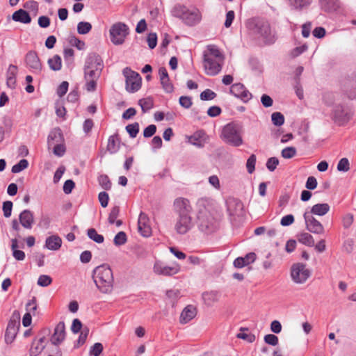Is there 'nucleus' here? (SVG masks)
I'll list each match as a JSON object with an SVG mask.
<instances>
[{
  "label": "nucleus",
  "mask_w": 356,
  "mask_h": 356,
  "mask_svg": "<svg viewBox=\"0 0 356 356\" xmlns=\"http://www.w3.org/2000/svg\"><path fill=\"white\" fill-rule=\"evenodd\" d=\"M246 27L259 35L265 45L273 44L277 39L276 31L271 29L270 23L260 18H250L246 22Z\"/></svg>",
  "instance_id": "1"
},
{
  "label": "nucleus",
  "mask_w": 356,
  "mask_h": 356,
  "mask_svg": "<svg viewBox=\"0 0 356 356\" xmlns=\"http://www.w3.org/2000/svg\"><path fill=\"white\" fill-rule=\"evenodd\" d=\"M170 14L188 26H194L202 19V14L199 9L195 7H188L181 3L174 5L170 10Z\"/></svg>",
  "instance_id": "2"
},
{
  "label": "nucleus",
  "mask_w": 356,
  "mask_h": 356,
  "mask_svg": "<svg viewBox=\"0 0 356 356\" xmlns=\"http://www.w3.org/2000/svg\"><path fill=\"white\" fill-rule=\"evenodd\" d=\"M224 57L219 49L213 45L208 46V51L203 54V65L205 73L216 76L222 70Z\"/></svg>",
  "instance_id": "3"
},
{
  "label": "nucleus",
  "mask_w": 356,
  "mask_h": 356,
  "mask_svg": "<svg viewBox=\"0 0 356 356\" xmlns=\"http://www.w3.org/2000/svg\"><path fill=\"white\" fill-rule=\"evenodd\" d=\"M94 282L103 293H110L113 288V275L111 268L107 264L96 267L92 273Z\"/></svg>",
  "instance_id": "4"
},
{
  "label": "nucleus",
  "mask_w": 356,
  "mask_h": 356,
  "mask_svg": "<svg viewBox=\"0 0 356 356\" xmlns=\"http://www.w3.org/2000/svg\"><path fill=\"white\" fill-rule=\"evenodd\" d=\"M243 125L241 123L232 122L222 128L220 138L233 147H239L243 143L242 138Z\"/></svg>",
  "instance_id": "5"
},
{
  "label": "nucleus",
  "mask_w": 356,
  "mask_h": 356,
  "mask_svg": "<svg viewBox=\"0 0 356 356\" xmlns=\"http://www.w3.org/2000/svg\"><path fill=\"white\" fill-rule=\"evenodd\" d=\"M34 224L33 213L29 209L23 210L19 215V220L11 221V232L16 238H21V226L26 229H31Z\"/></svg>",
  "instance_id": "6"
},
{
  "label": "nucleus",
  "mask_w": 356,
  "mask_h": 356,
  "mask_svg": "<svg viewBox=\"0 0 356 356\" xmlns=\"http://www.w3.org/2000/svg\"><path fill=\"white\" fill-rule=\"evenodd\" d=\"M129 34V28L124 22L114 23L110 28L109 36L111 42L115 45H122Z\"/></svg>",
  "instance_id": "7"
},
{
  "label": "nucleus",
  "mask_w": 356,
  "mask_h": 356,
  "mask_svg": "<svg viewBox=\"0 0 356 356\" xmlns=\"http://www.w3.org/2000/svg\"><path fill=\"white\" fill-rule=\"evenodd\" d=\"M353 115V113L348 106L337 104L333 107L330 116L335 124L343 126L350 121Z\"/></svg>",
  "instance_id": "8"
},
{
  "label": "nucleus",
  "mask_w": 356,
  "mask_h": 356,
  "mask_svg": "<svg viewBox=\"0 0 356 356\" xmlns=\"http://www.w3.org/2000/svg\"><path fill=\"white\" fill-rule=\"evenodd\" d=\"M122 73L125 77L127 90L129 92L138 91L141 87L142 79L140 74L129 67H125Z\"/></svg>",
  "instance_id": "9"
},
{
  "label": "nucleus",
  "mask_w": 356,
  "mask_h": 356,
  "mask_svg": "<svg viewBox=\"0 0 356 356\" xmlns=\"http://www.w3.org/2000/svg\"><path fill=\"white\" fill-rule=\"evenodd\" d=\"M199 229L205 233L211 234L218 228V222L216 214H209L197 216Z\"/></svg>",
  "instance_id": "10"
},
{
  "label": "nucleus",
  "mask_w": 356,
  "mask_h": 356,
  "mask_svg": "<svg viewBox=\"0 0 356 356\" xmlns=\"http://www.w3.org/2000/svg\"><path fill=\"white\" fill-rule=\"evenodd\" d=\"M311 272L302 263H297L292 266L291 276L292 280L297 284H303L310 277Z\"/></svg>",
  "instance_id": "11"
},
{
  "label": "nucleus",
  "mask_w": 356,
  "mask_h": 356,
  "mask_svg": "<svg viewBox=\"0 0 356 356\" xmlns=\"http://www.w3.org/2000/svg\"><path fill=\"white\" fill-rule=\"evenodd\" d=\"M173 209L177 216H191L193 211L190 201L182 197H177L174 200Z\"/></svg>",
  "instance_id": "12"
},
{
  "label": "nucleus",
  "mask_w": 356,
  "mask_h": 356,
  "mask_svg": "<svg viewBox=\"0 0 356 356\" xmlns=\"http://www.w3.org/2000/svg\"><path fill=\"white\" fill-rule=\"evenodd\" d=\"M194 226L191 216H177L175 229L178 234L184 235L188 233Z\"/></svg>",
  "instance_id": "13"
},
{
  "label": "nucleus",
  "mask_w": 356,
  "mask_h": 356,
  "mask_svg": "<svg viewBox=\"0 0 356 356\" xmlns=\"http://www.w3.org/2000/svg\"><path fill=\"white\" fill-rule=\"evenodd\" d=\"M197 216L216 214L213 201L210 198L202 197L197 202Z\"/></svg>",
  "instance_id": "14"
},
{
  "label": "nucleus",
  "mask_w": 356,
  "mask_h": 356,
  "mask_svg": "<svg viewBox=\"0 0 356 356\" xmlns=\"http://www.w3.org/2000/svg\"><path fill=\"white\" fill-rule=\"evenodd\" d=\"M307 229L316 234H321L324 232V227L323 225L316 220L313 215H311L309 211H305L303 214Z\"/></svg>",
  "instance_id": "15"
},
{
  "label": "nucleus",
  "mask_w": 356,
  "mask_h": 356,
  "mask_svg": "<svg viewBox=\"0 0 356 356\" xmlns=\"http://www.w3.org/2000/svg\"><path fill=\"white\" fill-rule=\"evenodd\" d=\"M180 270L178 265L168 266L161 261H156L154 263L153 270L159 275L172 276L177 274Z\"/></svg>",
  "instance_id": "16"
},
{
  "label": "nucleus",
  "mask_w": 356,
  "mask_h": 356,
  "mask_svg": "<svg viewBox=\"0 0 356 356\" xmlns=\"http://www.w3.org/2000/svg\"><path fill=\"white\" fill-rule=\"evenodd\" d=\"M27 66L30 68L33 73L40 74L42 68L40 60L35 51H29L25 57Z\"/></svg>",
  "instance_id": "17"
},
{
  "label": "nucleus",
  "mask_w": 356,
  "mask_h": 356,
  "mask_svg": "<svg viewBox=\"0 0 356 356\" xmlns=\"http://www.w3.org/2000/svg\"><path fill=\"white\" fill-rule=\"evenodd\" d=\"M19 327L20 323L19 320L10 319L5 332V342L6 344H11L15 341Z\"/></svg>",
  "instance_id": "18"
},
{
  "label": "nucleus",
  "mask_w": 356,
  "mask_h": 356,
  "mask_svg": "<svg viewBox=\"0 0 356 356\" xmlns=\"http://www.w3.org/2000/svg\"><path fill=\"white\" fill-rule=\"evenodd\" d=\"M159 75L160 83L162 88L166 93H172L174 92V86L170 81L167 70L164 67H161L159 70Z\"/></svg>",
  "instance_id": "19"
},
{
  "label": "nucleus",
  "mask_w": 356,
  "mask_h": 356,
  "mask_svg": "<svg viewBox=\"0 0 356 356\" xmlns=\"http://www.w3.org/2000/svg\"><path fill=\"white\" fill-rule=\"evenodd\" d=\"M65 339V326L63 321L59 322L54 328L51 337V343L56 346L60 344Z\"/></svg>",
  "instance_id": "20"
},
{
  "label": "nucleus",
  "mask_w": 356,
  "mask_h": 356,
  "mask_svg": "<svg viewBox=\"0 0 356 356\" xmlns=\"http://www.w3.org/2000/svg\"><path fill=\"white\" fill-rule=\"evenodd\" d=\"M138 232L143 236H149L151 234V227L149 225V218L143 212H140L138 220Z\"/></svg>",
  "instance_id": "21"
},
{
  "label": "nucleus",
  "mask_w": 356,
  "mask_h": 356,
  "mask_svg": "<svg viewBox=\"0 0 356 356\" xmlns=\"http://www.w3.org/2000/svg\"><path fill=\"white\" fill-rule=\"evenodd\" d=\"M63 134L60 128H55L49 132L47 137V145L49 148L52 147L54 145L63 143Z\"/></svg>",
  "instance_id": "22"
},
{
  "label": "nucleus",
  "mask_w": 356,
  "mask_h": 356,
  "mask_svg": "<svg viewBox=\"0 0 356 356\" xmlns=\"http://www.w3.org/2000/svg\"><path fill=\"white\" fill-rule=\"evenodd\" d=\"M257 258L254 252H250L245 254V257H239L234 261V266L236 268H241L250 264H252Z\"/></svg>",
  "instance_id": "23"
},
{
  "label": "nucleus",
  "mask_w": 356,
  "mask_h": 356,
  "mask_svg": "<svg viewBox=\"0 0 356 356\" xmlns=\"http://www.w3.org/2000/svg\"><path fill=\"white\" fill-rule=\"evenodd\" d=\"M103 67V61L101 57L95 54L90 55L85 64V67L90 69H96L97 70L102 71Z\"/></svg>",
  "instance_id": "24"
},
{
  "label": "nucleus",
  "mask_w": 356,
  "mask_h": 356,
  "mask_svg": "<svg viewBox=\"0 0 356 356\" xmlns=\"http://www.w3.org/2000/svg\"><path fill=\"white\" fill-rule=\"evenodd\" d=\"M45 337H42L38 339H34L29 350L30 356H38L44 349Z\"/></svg>",
  "instance_id": "25"
},
{
  "label": "nucleus",
  "mask_w": 356,
  "mask_h": 356,
  "mask_svg": "<svg viewBox=\"0 0 356 356\" xmlns=\"http://www.w3.org/2000/svg\"><path fill=\"white\" fill-rule=\"evenodd\" d=\"M18 238L15 236L11 239V250L13 251V257L17 261H23L25 259V253L22 250H18L19 248H24V245H19L18 243Z\"/></svg>",
  "instance_id": "26"
},
{
  "label": "nucleus",
  "mask_w": 356,
  "mask_h": 356,
  "mask_svg": "<svg viewBox=\"0 0 356 356\" xmlns=\"http://www.w3.org/2000/svg\"><path fill=\"white\" fill-rule=\"evenodd\" d=\"M197 309L193 305L186 306L182 311L180 316V323H187L195 317Z\"/></svg>",
  "instance_id": "27"
},
{
  "label": "nucleus",
  "mask_w": 356,
  "mask_h": 356,
  "mask_svg": "<svg viewBox=\"0 0 356 356\" xmlns=\"http://www.w3.org/2000/svg\"><path fill=\"white\" fill-rule=\"evenodd\" d=\"M62 245V239L57 235H52L46 238L44 248L50 250H58Z\"/></svg>",
  "instance_id": "28"
},
{
  "label": "nucleus",
  "mask_w": 356,
  "mask_h": 356,
  "mask_svg": "<svg viewBox=\"0 0 356 356\" xmlns=\"http://www.w3.org/2000/svg\"><path fill=\"white\" fill-rule=\"evenodd\" d=\"M12 19L15 22H21L23 24H29L31 22V17L29 13L23 9H19L14 12L12 15Z\"/></svg>",
  "instance_id": "29"
},
{
  "label": "nucleus",
  "mask_w": 356,
  "mask_h": 356,
  "mask_svg": "<svg viewBox=\"0 0 356 356\" xmlns=\"http://www.w3.org/2000/svg\"><path fill=\"white\" fill-rule=\"evenodd\" d=\"M293 10L301 11L309 6L312 0H284Z\"/></svg>",
  "instance_id": "30"
},
{
  "label": "nucleus",
  "mask_w": 356,
  "mask_h": 356,
  "mask_svg": "<svg viewBox=\"0 0 356 356\" xmlns=\"http://www.w3.org/2000/svg\"><path fill=\"white\" fill-rule=\"evenodd\" d=\"M17 67L15 65H10L7 72L6 84L10 88H15L16 86V74Z\"/></svg>",
  "instance_id": "31"
},
{
  "label": "nucleus",
  "mask_w": 356,
  "mask_h": 356,
  "mask_svg": "<svg viewBox=\"0 0 356 356\" xmlns=\"http://www.w3.org/2000/svg\"><path fill=\"white\" fill-rule=\"evenodd\" d=\"M106 149L110 154H115L120 149V141L118 134L111 136L108 140Z\"/></svg>",
  "instance_id": "32"
},
{
  "label": "nucleus",
  "mask_w": 356,
  "mask_h": 356,
  "mask_svg": "<svg viewBox=\"0 0 356 356\" xmlns=\"http://www.w3.org/2000/svg\"><path fill=\"white\" fill-rule=\"evenodd\" d=\"M330 206L327 203L314 204L309 212L311 215L324 216L330 211Z\"/></svg>",
  "instance_id": "33"
},
{
  "label": "nucleus",
  "mask_w": 356,
  "mask_h": 356,
  "mask_svg": "<svg viewBox=\"0 0 356 356\" xmlns=\"http://www.w3.org/2000/svg\"><path fill=\"white\" fill-rule=\"evenodd\" d=\"M321 8L325 12L336 10L339 7L337 0H319Z\"/></svg>",
  "instance_id": "34"
},
{
  "label": "nucleus",
  "mask_w": 356,
  "mask_h": 356,
  "mask_svg": "<svg viewBox=\"0 0 356 356\" xmlns=\"http://www.w3.org/2000/svg\"><path fill=\"white\" fill-rule=\"evenodd\" d=\"M298 241L307 246L313 247L314 245V239L313 236L307 232H302L297 236Z\"/></svg>",
  "instance_id": "35"
},
{
  "label": "nucleus",
  "mask_w": 356,
  "mask_h": 356,
  "mask_svg": "<svg viewBox=\"0 0 356 356\" xmlns=\"http://www.w3.org/2000/svg\"><path fill=\"white\" fill-rule=\"evenodd\" d=\"M232 207H235L236 210H242L243 208L241 201L237 199H232L227 202V211L230 215L236 214V211L232 209Z\"/></svg>",
  "instance_id": "36"
},
{
  "label": "nucleus",
  "mask_w": 356,
  "mask_h": 356,
  "mask_svg": "<svg viewBox=\"0 0 356 356\" xmlns=\"http://www.w3.org/2000/svg\"><path fill=\"white\" fill-rule=\"evenodd\" d=\"M343 91L349 99H356V87H353V84L351 81H348L343 84Z\"/></svg>",
  "instance_id": "37"
},
{
  "label": "nucleus",
  "mask_w": 356,
  "mask_h": 356,
  "mask_svg": "<svg viewBox=\"0 0 356 356\" xmlns=\"http://www.w3.org/2000/svg\"><path fill=\"white\" fill-rule=\"evenodd\" d=\"M48 64L51 70L58 71L61 69L62 61L61 58L58 55H55L48 60Z\"/></svg>",
  "instance_id": "38"
},
{
  "label": "nucleus",
  "mask_w": 356,
  "mask_h": 356,
  "mask_svg": "<svg viewBox=\"0 0 356 356\" xmlns=\"http://www.w3.org/2000/svg\"><path fill=\"white\" fill-rule=\"evenodd\" d=\"M202 297L205 302L208 305H211L218 300L220 294L217 291H210L204 293Z\"/></svg>",
  "instance_id": "39"
},
{
  "label": "nucleus",
  "mask_w": 356,
  "mask_h": 356,
  "mask_svg": "<svg viewBox=\"0 0 356 356\" xmlns=\"http://www.w3.org/2000/svg\"><path fill=\"white\" fill-rule=\"evenodd\" d=\"M88 238L97 243H102L104 237L102 234H99L95 228H90L87 231Z\"/></svg>",
  "instance_id": "40"
},
{
  "label": "nucleus",
  "mask_w": 356,
  "mask_h": 356,
  "mask_svg": "<svg viewBox=\"0 0 356 356\" xmlns=\"http://www.w3.org/2000/svg\"><path fill=\"white\" fill-rule=\"evenodd\" d=\"M101 74V71L96 69H90L84 67V77L85 79H95L97 80Z\"/></svg>",
  "instance_id": "41"
},
{
  "label": "nucleus",
  "mask_w": 356,
  "mask_h": 356,
  "mask_svg": "<svg viewBox=\"0 0 356 356\" xmlns=\"http://www.w3.org/2000/svg\"><path fill=\"white\" fill-rule=\"evenodd\" d=\"M138 104L140 106L143 113H146L152 108L154 102L152 98L147 97L141 99L138 101Z\"/></svg>",
  "instance_id": "42"
},
{
  "label": "nucleus",
  "mask_w": 356,
  "mask_h": 356,
  "mask_svg": "<svg viewBox=\"0 0 356 356\" xmlns=\"http://www.w3.org/2000/svg\"><path fill=\"white\" fill-rule=\"evenodd\" d=\"M98 182L102 188L108 191L111 188V181L106 175H101L97 178Z\"/></svg>",
  "instance_id": "43"
},
{
  "label": "nucleus",
  "mask_w": 356,
  "mask_h": 356,
  "mask_svg": "<svg viewBox=\"0 0 356 356\" xmlns=\"http://www.w3.org/2000/svg\"><path fill=\"white\" fill-rule=\"evenodd\" d=\"M247 327H241V332L236 334V337L247 341L248 342L252 343L255 340V336L253 334H247L244 331H248Z\"/></svg>",
  "instance_id": "44"
},
{
  "label": "nucleus",
  "mask_w": 356,
  "mask_h": 356,
  "mask_svg": "<svg viewBox=\"0 0 356 356\" xmlns=\"http://www.w3.org/2000/svg\"><path fill=\"white\" fill-rule=\"evenodd\" d=\"M92 29V25L87 22H80L77 24V31L79 34L85 35L88 33Z\"/></svg>",
  "instance_id": "45"
},
{
  "label": "nucleus",
  "mask_w": 356,
  "mask_h": 356,
  "mask_svg": "<svg viewBox=\"0 0 356 356\" xmlns=\"http://www.w3.org/2000/svg\"><path fill=\"white\" fill-rule=\"evenodd\" d=\"M127 241V234L124 232H118L114 237L113 243L116 246H120L126 243Z\"/></svg>",
  "instance_id": "46"
},
{
  "label": "nucleus",
  "mask_w": 356,
  "mask_h": 356,
  "mask_svg": "<svg viewBox=\"0 0 356 356\" xmlns=\"http://www.w3.org/2000/svg\"><path fill=\"white\" fill-rule=\"evenodd\" d=\"M28 165V161L26 159H22L17 164L12 167L11 172L13 173H19L23 170L26 169Z\"/></svg>",
  "instance_id": "47"
},
{
  "label": "nucleus",
  "mask_w": 356,
  "mask_h": 356,
  "mask_svg": "<svg viewBox=\"0 0 356 356\" xmlns=\"http://www.w3.org/2000/svg\"><path fill=\"white\" fill-rule=\"evenodd\" d=\"M89 333V329L87 327L83 328L79 334V339L74 344V348H78L85 343Z\"/></svg>",
  "instance_id": "48"
},
{
  "label": "nucleus",
  "mask_w": 356,
  "mask_h": 356,
  "mask_svg": "<svg viewBox=\"0 0 356 356\" xmlns=\"http://www.w3.org/2000/svg\"><path fill=\"white\" fill-rule=\"evenodd\" d=\"M125 129L131 138H136L139 132V124L138 122H134L133 124H128L126 126Z\"/></svg>",
  "instance_id": "49"
},
{
  "label": "nucleus",
  "mask_w": 356,
  "mask_h": 356,
  "mask_svg": "<svg viewBox=\"0 0 356 356\" xmlns=\"http://www.w3.org/2000/svg\"><path fill=\"white\" fill-rule=\"evenodd\" d=\"M245 88V87L243 84L237 83L231 86L229 92L232 95L238 98Z\"/></svg>",
  "instance_id": "50"
},
{
  "label": "nucleus",
  "mask_w": 356,
  "mask_h": 356,
  "mask_svg": "<svg viewBox=\"0 0 356 356\" xmlns=\"http://www.w3.org/2000/svg\"><path fill=\"white\" fill-rule=\"evenodd\" d=\"M271 120L274 125L280 127L284 123V117L281 113L275 112L271 115Z\"/></svg>",
  "instance_id": "51"
},
{
  "label": "nucleus",
  "mask_w": 356,
  "mask_h": 356,
  "mask_svg": "<svg viewBox=\"0 0 356 356\" xmlns=\"http://www.w3.org/2000/svg\"><path fill=\"white\" fill-rule=\"evenodd\" d=\"M202 131H197L193 135L191 136L188 138V141L192 145L201 147H202V142L200 140V138L202 136Z\"/></svg>",
  "instance_id": "52"
},
{
  "label": "nucleus",
  "mask_w": 356,
  "mask_h": 356,
  "mask_svg": "<svg viewBox=\"0 0 356 356\" xmlns=\"http://www.w3.org/2000/svg\"><path fill=\"white\" fill-rule=\"evenodd\" d=\"M337 170L346 172L350 170V162L347 158H342L337 164Z\"/></svg>",
  "instance_id": "53"
},
{
  "label": "nucleus",
  "mask_w": 356,
  "mask_h": 356,
  "mask_svg": "<svg viewBox=\"0 0 356 356\" xmlns=\"http://www.w3.org/2000/svg\"><path fill=\"white\" fill-rule=\"evenodd\" d=\"M296 149L293 147H287L282 150L281 155L284 159H291L296 155Z\"/></svg>",
  "instance_id": "54"
},
{
  "label": "nucleus",
  "mask_w": 356,
  "mask_h": 356,
  "mask_svg": "<svg viewBox=\"0 0 356 356\" xmlns=\"http://www.w3.org/2000/svg\"><path fill=\"white\" fill-rule=\"evenodd\" d=\"M257 158L254 154H251L246 162V168L248 173L252 174L255 170Z\"/></svg>",
  "instance_id": "55"
},
{
  "label": "nucleus",
  "mask_w": 356,
  "mask_h": 356,
  "mask_svg": "<svg viewBox=\"0 0 356 356\" xmlns=\"http://www.w3.org/2000/svg\"><path fill=\"white\" fill-rule=\"evenodd\" d=\"M103 345L101 343L97 342L90 347L89 355L90 356H99L103 351Z\"/></svg>",
  "instance_id": "56"
},
{
  "label": "nucleus",
  "mask_w": 356,
  "mask_h": 356,
  "mask_svg": "<svg viewBox=\"0 0 356 356\" xmlns=\"http://www.w3.org/2000/svg\"><path fill=\"white\" fill-rule=\"evenodd\" d=\"M119 214H120V207L119 206H114L111 209V212L109 213V216H108V222L111 225L114 224L115 222V220L118 217Z\"/></svg>",
  "instance_id": "57"
},
{
  "label": "nucleus",
  "mask_w": 356,
  "mask_h": 356,
  "mask_svg": "<svg viewBox=\"0 0 356 356\" xmlns=\"http://www.w3.org/2000/svg\"><path fill=\"white\" fill-rule=\"evenodd\" d=\"M69 42L72 46L76 47L79 50L83 49L85 47V42L74 35L70 36Z\"/></svg>",
  "instance_id": "58"
},
{
  "label": "nucleus",
  "mask_w": 356,
  "mask_h": 356,
  "mask_svg": "<svg viewBox=\"0 0 356 356\" xmlns=\"http://www.w3.org/2000/svg\"><path fill=\"white\" fill-rule=\"evenodd\" d=\"M53 152L57 156H63L66 151V148L63 143L54 145L53 146Z\"/></svg>",
  "instance_id": "59"
},
{
  "label": "nucleus",
  "mask_w": 356,
  "mask_h": 356,
  "mask_svg": "<svg viewBox=\"0 0 356 356\" xmlns=\"http://www.w3.org/2000/svg\"><path fill=\"white\" fill-rule=\"evenodd\" d=\"M13 202L11 201H6L3 203L2 210L5 218L10 217L13 210Z\"/></svg>",
  "instance_id": "60"
},
{
  "label": "nucleus",
  "mask_w": 356,
  "mask_h": 356,
  "mask_svg": "<svg viewBox=\"0 0 356 356\" xmlns=\"http://www.w3.org/2000/svg\"><path fill=\"white\" fill-rule=\"evenodd\" d=\"M216 97V93L210 89H206L200 94V99L204 101L213 99Z\"/></svg>",
  "instance_id": "61"
},
{
  "label": "nucleus",
  "mask_w": 356,
  "mask_h": 356,
  "mask_svg": "<svg viewBox=\"0 0 356 356\" xmlns=\"http://www.w3.org/2000/svg\"><path fill=\"white\" fill-rule=\"evenodd\" d=\"M278 165L279 160L277 157L269 158L266 163L267 169L270 172H273Z\"/></svg>",
  "instance_id": "62"
},
{
  "label": "nucleus",
  "mask_w": 356,
  "mask_h": 356,
  "mask_svg": "<svg viewBox=\"0 0 356 356\" xmlns=\"http://www.w3.org/2000/svg\"><path fill=\"white\" fill-rule=\"evenodd\" d=\"M264 340L266 343L275 346L279 343L278 337L273 334H268L264 336Z\"/></svg>",
  "instance_id": "63"
},
{
  "label": "nucleus",
  "mask_w": 356,
  "mask_h": 356,
  "mask_svg": "<svg viewBox=\"0 0 356 356\" xmlns=\"http://www.w3.org/2000/svg\"><path fill=\"white\" fill-rule=\"evenodd\" d=\"M52 282V279L50 276L47 275H42L38 280V284L40 286H47Z\"/></svg>",
  "instance_id": "64"
}]
</instances>
